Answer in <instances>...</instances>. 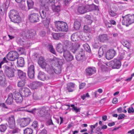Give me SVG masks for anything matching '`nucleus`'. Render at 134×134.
<instances>
[{"mask_svg": "<svg viewBox=\"0 0 134 134\" xmlns=\"http://www.w3.org/2000/svg\"><path fill=\"white\" fill-rule=\"evenodd\" d=\"M39 35L42 37L45 36L46 34V32L44 30H41L39 33Z\"/></svg>", "mask_w": 134, "mask_h": 134, "instance_id": "obj_59", "label": "nucleus"}, {"mask_svg": "<svg viewBox=\"0 0 134 134\" xmlns=\"http://www.w3.org/2000/svg\"><path fill=\"white\" fill-rule=\"evenodd\" d=\"M35 110L39 113L38 115L40 117H44L46 116L47 113V111L44 109H34L33 110Z\"/></svg>", "mask_w": 134, "mask_h": 134, "instance_id": "obj_18", "label": "nucleus"}, {"mask_svg": "<svg viewBox=\"0 0 134 134\" xmlns=\"http://www.w3.org/2000/svg\"><path fill=\"white\" fill-rule=\"evenodd\" d=\"M96 70L94 68L88 67L86 70V75H87L91 76L95 73Z\"/></svg>", "mask_w": 134, "mask_h": 134, "instance_id": "obj_20", "label": "nucleus"}, {"mask_svg": "<svg viewBox=\"0 0 134 134\" xmlns=\"http://www.w3.org/2000/svg\"><path fill=\"white\" fill-rule=\"evenodd\" d=\"M25 134H32L33 133L32 130L30 128H27L24 130Z\"/></svg>", "mask_w": 134, "mask_h": 134, "instance_id": "obj_41", "label": "nucleus"}, {"mask_svg": "<svg viewBox=\"0 0 134 134\" xmlns=\"http://www.w3.org/2000/svg\"><path fill=\"white\" fill-rule=\"evenodd\" d=\"M39 15L37 13H33L29 15L28 19L30 23H35L39 21Z\"/></svg>", "mask_w": 134, "mask_h": 134, "instance_id": "obj_5", "label": "nucleus"}, {"mask_svg": "<svg viewBox=\"0 0 134 134\" xmlns=\"http://www.w3.org/2000/svg\"><path fill=\"white\" fill-rule=\"evenodd\" d=\"M45 69L48 72V74L46 76V80L51 79L54 77V74L53 73L54 70L51 67V66L47 65Z\"/></svg>", "mask_w": 134, "mask_h": 134, "instance_id": "obj_8", "label": "nucleus"}, {"mask_svg": "<svg viewBox=\"0 0 134 134\" xmlns=\"http://www.w3.org/2000/svg\"><path fill=\"white\" fill-rule=\"evenodd\" d=\"M105 23L107 27H109L110 28L112 26V25L110 23H109L107 21H105Z\"/></svg>", "mask_w": 134, "mask_h": 134, "instance_id": "obj_64", "label": "nucleus"}, {"mask_svg": "<svg viewBox=\"0 0 134 134\" xmlns=\"http://www.w3.org/2000/svg\"><path fill=\"white\" fill-rule=\"evenodd\" d=\"M27 3L28 7V9H29L32 8L34 4V2L31 0H28L27 1Z\"/></svg>", "mask_w": 134, "mask_h": 134, "instance_id": "obj_42", "label": "nucleus"}, {"mask_svg": "<svg viewBox=\"0 0 134 134\" xmlns=\"http://www.w3.org/2000/svg\"><path fill=\"white\" fill-rule=\"evenodd\" d=\"M31 121L30 118H23L21 119L20 120V125L21 127H24L27 125Z\"/></svg>", "mask_w": 134, "mask_h": 134, "instance_id": "obj_14", "label": "nucleus"}, {"mask_svg": "<svg viewBox=\"0 0 134 134\" xmlns=\"http://www.w3.org/2000/svg\"><path fill=\"white\" fill-rule=\"evenodd\" d=\"M13 96L14 97V100L17 103L21 102L23 100L22 96L20 92H16L15 93H13Z\"/></svg>", "mask_w": 134, "mask_h": 134, "instance_id": "obj_15", "label": "nucleus"}, {"mask_svg": "<svg viewBox=\"0 0 134 134\" xmlns=\"http://www.w3.org/2000/svg\"><path fill=\"white\" fill-rule=\"evenodd\" d=\"M85 50L88 52H90L91 50L90 47L89 45L87 43H86L83 45Z\"/></svg>", "mask_w": 134, "mask_h": 134, "instance_id": "obj_48", "label": "nucleus"}, {"mask_svg": "<svg viewBox=\"0 0 134 134\" xmlns=\"http://www.w3.org/2000/svg\"><path fill=\"white\" fill-rule=\"evenodd\" d=\"M37 77L39 79L42 81H44L46 79V76L44 73L41 71L39 72Z\"/></svg>", "mask_w": 134, "mask_h": 134, "instance_id": "obj_28", "label": "nucleus"}, {"mask_svg": "<svg viewBox=\"0 0 134 134\" xmlns=\"http://www.w3.org/2000/svg\"><path fill=\"white\" fill-rule=\"evenodd\" d=\"M18 57V54L15 51H11L9 52L7 55V59L11 61H14Z\"/></svg>", "mask_w": 134, "mask_h": 134, "instance_id": "obj_6", "label": "nucleus"}, {"mask_svg": "<svg viewBox=\"0 0 134 134\" xmlns=\"http://www.w3.org/2000/svg\"><path fill=\"white\" fill-rule=\"evenodd\" d=\"M49 4L47 3L45 4L44 6H43L42 7H43L44 10H46V11H48L49 10V8L48 6Z\"/></svg>", "mask_w": 134, "mask_h": 134, "instance_id": "obj_57", "label": "nucleus"}, {"mask_svg": "<svg viewBox=\"0 0 134 134\" xmlns=\"http://www.w3.org/2000/svg\"><path fill=\"white\" fill-rule=\"evenodd\" d=\"M22 36L26 38H30V37L29 36L28 30L23 31L22 33Z\"/></svg>", "mask_w": 134, "mask_h": 134, "instance_id": "obj_40", "label": "nucleus"}, {"mask_svg": "<svg viewBox=\"0 0 134 134\" xmlns=\"http://www.w3.org/2000/svg\"><path fill=\"white\" fill-rule=\"evenodd\" d=\"M94 4L86 5L87 12H91L94 10Z\"/></svg>", "mask_w": 134, "mask_h": 134, "instance_id": "obj_39", "label": "nucleus"}, {"mask_svg": "<svg viewBox=\"0 0 134 134\" xmlns=\"http://www.w3.org/2000/svg\"><path fill=\"white\" fill-rule=\"evenodd\" d=\"M98 38L100 42H103L105 41L108 40V37L106 34H103L99 35Z\"/></svg>", "mask_w": 134, "mask_h": 134, "instance_id": "obj_30", "label": "nucleus"}, {"mask_svg": "<svg viewBox=\"0 0 134 134\" xmlns=\"http://www.w3.org/2000/svg\"><path fill=\"white\" fill-rule=\"evenodd\" d=\"M122 18L123 19L122 21L123 25L128 26L134 22V14L132 15L128 14L124 16H122Z\"/></svg>", "mask_w": 134, "mask_h": 134, "instance_id": "obj_2", "label": "nucleus"}, {"mask_svg": "<svg viewBox=\"0 0 134 134\" xmlns=\"http://www.w3.org/2000/svg\"><path fill=\"white\" fill-rule=\"evenodd\" d=\"M47 3L49 6L52 7L55 5V0H49L48 1Z\"/></svg>", "mask_w": 134, "mask_h": 134, "instance_id": "obj_56", "label": "nucleus"}, {"mask_svg": "<svg viewBox=\"0 0 134 134\" xmlns=\"http://www.w3.org/2000/svg\"><path fill=\"white\" fill-rule=\"evenodd\" d=\"M32 126L34 129L37 128L38 126V122L37 121H34L32 124Z\"/></svg>", "mask_w": 134, "mask_h": 134, "instance_id": "obj_60", "label": "nucleus"}, {"mask_svg": "<svg viewBox=\"0 0 134 134\" xmlns=\"http://www.w3.org/2000/svg\"><path fill=\"white\" fill-rule=\"evenodd\" d=\"M77 10L79 13L81 14H83L87 12L86 6H79Z\"/></svg>", "mask_w": 134, "mask_h": 134, "instance_id": "obj_23", "label": "nucleus"}, {"mask_svg": "<svg viewBox=\"0 0 134 134\" xmlns=\"http://www.w3.org/2000/svg\"><path fill=\"white\" fill-rule=\"evenodd\" d=\"M7 5L5 3H3L2 5L0 6V10L2 12L4 13L7 9Z\"/></svg>", "mask_w": 134, "mask_h": 134, "instance_id": "obj_44", "label": "nucleus"}, {"mask_svg": "<svg viewBox=\"0 0 134 134\" xmlns=\"http://www.w3.org/2000/svg\"><path fill=\"white\" fill-rule=\"evenodd\" d=\"M18 75L19 77L23 80L26 79V73L20 70H18Z\"/></svg>", "mask_w": 134, "mask_h": 134, "instance_id": "obj_24", "label": "nucleus"}, {"mask_svg": "<svg viewBox=\"0 0 134 134\" xmlns=\"http://www.w3.org/2000/svg\"><path fill=\"white\" fill-rule=\"evenodd\" d=\"M107 65L109 66H112L113 69H119L121 65V62L119 60L114 59L107 63Z\"/></svg>", "mask_w": 134, "mask_h": 134, "instance_id": "obj_4", "label": "nucleus"}, {"mask_svg": "<svg viewBox=\"0 0 134 134\" xmlns=\"http://www.w3.org/2000/svg\"><path fill=\"white\" fill-rule=\"evenodd\" d=\"M7 129V126L4 124H3L0 125V131L1 132L5 131Z\"/></svg>", "mask_w": 134, "mask_h": 134, "instance_id": "obj_53", "label": "nucleus"}, {"mask_svg": "<svg viewBox=\"0 0 134 134\" xmlns=\"http://www.w3.org/2000/svg\"><path fill=\"white\" fill-rule=\"evenodd\" d=\"M57 51L58 52L61 53L64 50L63 48V47L62 44L60 43H59L57 44L56 47Z\"/></svg>", "mask_w": 134, "mask_h": 134, "instance_id": "obj_33", "label": "nucleus"}, {"mask_svg": "<svg viewBox=\"0 0 134 134\" xmlns=\"http://www.w3.org/2000/svg\"><path fill=\"white\" fill-rule=\"evenodd\" d=\"M38 62L40 66L43 69H46L47 65H50L46 63L44 59L42 56L39 57Z\"/></svg>", "mask_w": 134, "mask_h": 134, "instance_id": "obj_12", "label": "nucleus"}, {"mask_svg": "<svg viewBox=\"0 0 134 134\" xmlns=\"http://www.w3.org/2000/svg\"><path fill=\"white\" fill-rule=\"evenodd\" d=\"M63 36V33H55L52 34L53 38L55 40H58Z\"/></svg>", "mask_w": 134, "mask_h": 134, "instance_id": "obj_31", "label": "nucleus"}, {"mask_svg": "<svg viewBox=\"0 0 134 134\" xmlns=\"http://www.w3.org/2000/svg\"><path fill=\"white\" fill-rule=\"evenodd\" d=\"M40 15L42 19H44L46 17V14L44 10H42L41 12H40Z\"/></svg>", "mask_w": 134, "mask_h": 134, "instance_id": "obj_51", "label": "nucleus"}, {"mask_svg": "<svg viewBox=\"0 0 134 134\" xmlns=\"http://www.w3.org/2000/svg\"><path fill=\"white\" fill-rule=\"evenodd\" d=\"M125 116V115L123 114H122L119 115L118 117V120L124 118Z\"/></svg>", "mask_w": 134, "mask_h": 134, "instance_id": "obj_63", "label": "nucleus"}, {"mask_svg": "<svg viewBox=\"0 0 134 134\" xmlns=\"http://www.w3.org/2000/svg\"><path fill=\"white\" fill-rule=\"evenodd\" d=\"M79 32H77L72 34L71 36V38L72 41H76L77 40V35Z\"/></svg>", "mask_w": 134, "mask_h": 134, "instance_id": "obj_43", "label": "nucleus"}, {"mask_svg": "<svg viewBox=\"0 0 134 134\" xmlns=\"http://www.w3.org/2000/svg\"><path fill=\"white\" fill-rule=\"evenodd\" d=\"M33 99L35 100H38L40 99V98L37 94L35 93L33 94Z\"/></svg>", "mask_w": 134, "mask_h": 134, "instance_id": "obj_54", "label": "nucleus"}, {"mask_svg": "<svg viewBox=\"0 0 134 134\" xmlns=\"http://www.w3.org/2000/svg\"><path fill=\"white\" fill-rule=\"evenodd\" d=\"M115 53V52L114 49H110L107 52L105 57L107 59L110 60L114 57Z\"/></svg>", "mask_w": 134, "mask_h": 134, "instance_id": "obj_16", "label": "nucleus"}, {"mask_svg": "<svg viewBox=\"0 0 134 134\" xmlns=\"http://www.w3.org/2000/svg\"><path fill=\"white\" fill-rule=\"evenodd\" d=\"M51 67L52 68L54 72L53 73L55 72L56 74H60L62 70V67L60 66H55V68H53V67L51 66Z\"/></svg>", "mask_w": 134, "mask_h": 134, "instance_id": "obj_26", "label": "nucleus"}, {"mask_svg": "<svg viewBox=\"0 0 134 134\" xmlns=\"http://www.w3.org/2000/svg\"><path fill=\"white\" fill-rule=\"evenodd\" d=\"M13 93L12 94L10 93L9 94L8 96L7 99L6 100V103L9 105L12 104L13 102Z\"/></svg>", "mask_w": 134, "mask_h": 134, "instance_id": "obj_21", "label": "nucleus"}, {"mask_svg": "<svg viewBox=\"0 0 134 134\" xmlns=\"http://www.w3.org/2000/svg\"><path fill=\"white\" fill-rule=\"evenodd\" d=\"M28 31L30 38L32 37L36 34V31L34 29H31L28 30Z\"/></svg>", "mask_w": 134, "mask_h": 134, "instance_id": "obj_46", "label": "nucleus"}, {"mask_svg": "<svg viewBox=\"0 0 134 134\" xmlns=\"http://www.w3.org/2000/svg\"><path fill=\"white\" fill-rule=\"evenodd\" d=\"M75 58L77 61L81 60L84 58L85 55L82 49H81V51L76 55Z\"/></svg>", "mask_w": 134, "mask_h": 134, "instance_id": "obj_17", "label": "nucleus"}, {"mask_svg": "<svg viewBox=\"0 0 134 134\" xmlns=\"http://www.w3.org/2000/svg\"><path fill=\"white\" fill-rule=\"evenodd\" d=\"M19 91L24 97H27L31 94L30 90L27 87L21 88L19 90Z\"/></svg>", "mask_w": 134, "mask_h": 134, "instance_id": "obj_9", "label": "nucleus"}, {"mask_svg": "<svg viewBox=\"0 0 134 134\" xmlns=\"http://www.w3.org/2000/svg\"><path fill=\"white\" fill-rule=\"evenodd\" d=\"M50 21V19L46 18L44 20H43L42 22L44 26L47 29H48L49 27Z\"/></svg>", "mask_w": 134, "mask_h": 134, "instance_id": "obj_34", "label": "nucleus"}, {"mask_svg": "<svg viewBox=\"0 0 134 134\" xmlns=\"http://www.w3.org/2000/svg\"><path fill=\"white\" fill-rule=\"evenodd\" d=\"M81 26L80 22L77 21H75L74 23V27L76 30H79Z\"/></svg>", "mask_w": 134, "mask_h": 134, "instance_id": "obj_35", "label": "nucleus"}, {"mask_svg": "<svg viewBox=\"0 0 134 134\" xmlns=\"http://www.w3.org/2000/svg\"><path fill=\"white\" fill-rule=\"evenodd\" d=\"M54 23L55 27L59 31L67 32L68 31V26L66 23L58 21L55 22Z\"/></svg>", "mask_w": 134, "mask_h": 134, "instance_id": "obj_1", "label": "nucleus"}, {"mask_svg": "<svg viewBox=\"0 0 134 134\" xmlns=\"http://www.w3.org/2000/svg\"><path fill=\"white\" fill-rule=\"evenodd\" d=\"M42 85L41 83L39 81H35L32 82L31 87L33 89H35L40 87Z\"/></svg>", "mask_w": 134, "mask_h": 134, "instance_id": "obj_25", "label": "nucleus"}, {"mask_svg": "<svg viewBox=\"0 0 134 134\" xmlns=\"http://www.w3.org/2000/svg\"><path fill=\"white\" fill-rule=\"evenodd\" d=\"M19 15V13L16 10L14 9L11 10L9 13V16L11 19H14V18Z\"/></svg>", "mask_w": 134, "mask_h": 134, "instance_id": "obj_19", "label": "nucleus"}, {"mask_svg": "<svg viewBox=\"0 0 134 134\" xmlns=\"http://www.w3.org/2000/svg\"><path fill=\"white\" fill-rule=\"evenodd\" d=\"M128 112L129 113H134V110L133 107H131L129 108L128 110Z\"/></svg>", "mask_w": 134, "mask_h": 134, "instance_id": "obj_62", "label": "nucleus"}, {"mask_svg": "<svg viewBox=\"0 0 134 134\" xmlns=\"http://www.w3.org/2000/svg\"><path fill=\"white\" fill-rule=\"evenodd\" d=\"M25 80H22L18 82V86L19 87H22L25 85Z\"/></svg>", "mask_w": 134, "mask_h": 134, "instance_id": "obj_45", "label": "nucleus"}, {"mask_svg": "<svg viewBox=\"0 0 134 134\" xmlns=\"http://www.w3.org/2000/svg\"><path fill=\"white\" fill-rule=\"evenodd\" d=\"M100 44L97 40H95L94 43L93 44V47L95 48H97L99 47Z\"/></svg>", "mask_w": 134, "mask_h": 134, "instance_id": "obj_50", "label": "nucleus"}, {"mask_svg": "<svg viewBox=\"0 0 134 134\" xmlns=\"http://www.w3.org/2000/svg\"><path fill=\"white\" fill-rule=\"evenodd\" d=\"M109 14L110 15L112 16H115L116 15V13L111 10L109 12Z\"/></svg>", "mask_w": 134, "mask_h": 134, "instance_id": "obj_61", "label": "nucleus"}, {"mask_svg": "<svg viewBox=\"0 0 134 134\" xmlns=\"http://www.w3.org/2000/svg\"><path fill=\"white\" fill-rule=\"evenodd\" d=\"M18 51L20 54H22L24 53V49L23 48L20 47L18 49Z\"/></svg>", "mask_w": 134, "mask_h": 134, "instance_id": "obj_58", "label": "nucleus"}, {"mask_svg": "<svg viewBox=\"0 0 134 134\" xmlns=\"http://www.w3.org/2000/svg\"><path fill=\"white\" fill-rule=\"evenodd\" d=\"M71 107H72V110L73 111H75L76 113L80 112V108H77V107L75 106L74 105L72 104L71 105Z\"/></svg>", "mask_w": 134, "mask_h": 134, "instance_id": "obj_49", "label": "nucleus"}, {"mask_svg": "<svg viewBox=\"0 0 134 134\" xmlns=\"http://www.w3.org/2000/svg\"><path fill=\"white\" fill-rule=\"evenodd\" d=\"M8 125L10 129H13L15 127V121L14 116L12 115L9 117L7 119Z\"/></svg>", "mask_w": 134, "mask_h": 134, "instance_id": "obj_10", "label": "nucleus"}, {"mask_svg": "<svg viewBox=\"0 0 134 134\" xmlns=\"http://www.w3.org/2000/svg\"><path fill=\"white\" fill-rule=\"evenodd\" d=\"M18 43L24 47L29 46V44L26 40L23 38L19 39L18 40Z\"/></svg>", "mask_w": 134, "mask_h": 134, "instance_id": "obj_22", "label": "nucleus"}, {"mask_svg": "<svg viewBox=\"0 0 134 134\" xmlns=\"http://www.w3.org/2000/svg\"><path fill=\"white\" fill-rule=\"evenodd\" d=\"M57 60L59 65L58 66H61L63 65L64 62V59H58Z\"/></svg>", "mask_w": 134, "mask_h": 134, "instance_id": "obj_55", "label": "nucleus"}, {"mask_svg": "<svg viewBox=\"0 0 134 134\" xmlns=\"http://www.w3.org/2000/svg\"><path fill=\"white\" fill-rule=\"evenodd\" d=\"M27 73L29 77L31 79L34 78L35 74L34 66L33 65H31L28 68Z\"/></svg>", "mask_w": 134, "mask_h": 134, "instance_id": "obj_13", "label": "nucleus"}, {"mask_svg": "<svg viewBox=\"0 0 134 134\" xmlns=\"http://www.w3.org/2000/svg\"><path fill=\"white\" fill-rule=\"evenodd\" d=\"M105 47L104 46H102L100 47L99 52H98V54L99 55V57H100L102 56L104 54V50H105Z\"/></svg>", "mask_w": 134, "mask_h": 134, "instance_id": "obj_37", "label": "nucleus"}, {"mask_svg": "<svg viewBox=\"0 0 134 134\" xmlns=\"http://www.w3.org/2000/svg\"><path fill=\"white\" fill-rule=\"evenodd\" d=\"M47 0H40L39 3L40 4V6H41L42 7L45 4L47 3Z\"/></svg>", "mask_w": 134, "mask_h": 134, "instance_id": "obj_52", "label": "nucleus"}, {"mask_svg": "<svg viewBox=\"0 0 134 134\" xmlns=\"http://www.w3.org/2000/svg\"><path fill=\"white\" fill-rule=\"evenodd\" d=\"M52 7V9L54 12H59L60 10V5L55 6L54 5Z\"/></svg>", "mask_w": 134, "mask_h": 134, "instance_id": "obj_38", "label": "nucleus"}, {"mask_svg": "<svg viewBox=\"0 0 134 134\" xmlns=\"http://www.w3.org/2000/svg\"><path fill=\"white\" fill-rule=\"evenodd\" d=\"M63 56L67 61H71L73 59V56L68 50L64 51Z\"/></svg>", "mask_w": 134, "mask_h": 134, "instance_id": "obj_11", "label": "nucleus"}, {"mask_svg": "<svg viewBox=\"0 0 134 134\" xmlns=\"http://www.w3.org/2000/svg\"><path fill=\"white\" fill-rule=\"evenodd\" d=\"M64 46L67 50H71L74 53H75L77 50L74 47L73 43L67 40L64 41Z\"/></svg>", "mask_w": 134, "mask_h": 134, "instance_id": "obj_3", "label": "nucleus"}, {"mask_svg": "<svg viewBox=\"0 0 134 134\" xmlns=\"http://www.w3.org/2000/svg\"><path fill=\"white\" fill-rule=\"evenodd\" d=\"M17 59V64L20 67H23L24 64V59L22 57L18 58Z\"/></svg>", "mask_w": 134, "mask_h": 134, "instance_id": "obj_27", "label": "nucleus"}, {"mask_svg": "<svg viewBox=\"0 0 134 134\" xmlns=\"http://www.w3.org/2000/svg\"><path fill=\"white\" fill-rule=\"evenodd\" d=\"M47 47L51 53L54 54H55V51L52 45L50 44H48Z\"/></svg>", "mask_w": 134, "mask_h": 134, "instance_id": "obj_36", "label": "nucleus"}, {"mask_svg": "<svg viewBox=\"0 0 134 134\" xmlns=\"http://www.w3.org/2000/svg\"><path fill=\"white\" fill-rule=\"evenodd\" d=\"M122 43L124 47H126L128 49H129L131 47V44L127 41L122 42Z\"/></svg>", "mask_w": 134, "mask_h": 134, "instance_id": "obj_47", "label": "nucleus"}, {"mask_svg": "<svg viewBox=\"0 0 134 134\" xmlns=\"http://www.w3.org/2000/svg\"><path fill=\"white\" fill-rule=\"evenodd\" d=\"M75 85V84L72 83H69L67 84L66 88L69 92L73 91V89L74 88Z\"/></svg>", "mask_w": 134, "mask_h": 134, "instance_id": "obj_29", "label": "nucleus"}, {"mask_svg": "<svg viewBox=\"0 0 134 134\" xmlns=\"http://www.w3.org/2000/svg\"><path fill=\"white\" fill-rule=\"evenodd\" d=\"M14 70H15L12 69L7 65L4 66V73L8 77H12L14 76Z\"/></svg>", "mask_w": 134, "mask_h": 134, "instance_id": "obj_7", "label": "nucleus"}, {"mask_svg": "<svg viewBox=\"0 0 134 134\" xmlns=\"http://www.w3.org/2000/svg\"><path fill=\"white\" fill-rule=\"evenodd\" d=\"M14 19H11V21L14 23H19L21 21V19L19 15L14 17Z\"/></svg>", "mask_w": 134, "mask_h": 134, "instance_id": "obj_32", "label": "nucleus"}]
</instances>
